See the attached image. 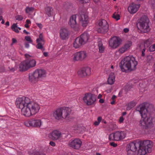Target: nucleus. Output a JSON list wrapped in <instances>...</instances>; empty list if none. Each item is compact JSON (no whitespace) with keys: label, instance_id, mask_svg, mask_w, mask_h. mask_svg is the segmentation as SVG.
Listing matches in <instances>:
<instances>
[{"label":"nucleus","instance_id":"nucleus-1","mask_svg":"<svg viewBox=\"0 0 155 155\" xmlns=\"http://www.w3.org/2000/svg\"><path fill=\"white\" fill-rule=\"evenodd\" d=\"M136 110L139 112L141 117L139 126L142 128L150 130L153 128L155 124V117L151 114L154 110L152 104L145 103L138 106Z\"/></svg>","mask_w":155,"mask_h":155},{"label":"nucleus","instance_id":"nucleus-2","mask_svg":"<svg viewBox=\"0 0 155 155\" xmlns=\"http://www.w3.org/2000/svg\"><path fill=\"white\" fill-rule=\"evenodd\" d=\"M15 104L17 107L21 109L22 114L27 117L35 115L39 112L40 108L38 103L25 97L17 98Z\"/></svg>","mask_w":155,"mask_h":155},{"label":"nucleus","instance_id":"nucleus-3","mask_svg":"<svg viewBox=\"0 0 155 155\" xmlns=\"http://www.w3.org/2000/svg\"><path fill=\"white\" fill-rule=\"evenodd\" d=\"M153 145L152 142L149 140L141 143L135 141L130 142L127 146V155H145L151 152Z\"/></svg>","mask_w":155,"mask_h":155},{"label":"nucleus","instance_id":"nucleus-4","mask_svg":"<svg viewBox=\"0 0 155 155\" xmlns=\"http://www.w3.org/2000/svg\"><path fill=\"white\" fill-rule=\"evenodd\" d=\"M120 68L123 72H127L135 70L138 64L135 58L132 56H127L120 62Z\"/></svg>","mask_w":155,"mask_h":155},{"label":"nucleus","instance_id":"nucleus-5","mask_svg":"<svg viewBox=\"0 0 155 155\" xmlns=\"http://www.w3.org/2000/svg\"><path fill=\"white\" fill-rule=\"evenodd\" d=\"M46 71L42 69H37L32 73L28 74V81L32 85L36 84L39 80L45 77L46 76Z\"/></svg>","mask_w":155,"mask_h":155},{"label":"nucleus","instance_id":"nucleus-6","mask_svg":"<svg viewBox=\"0 0 155 155\" xmlns=\"http://www.w3.org/2000/svg\"><path fill=\"white\" fill-rule=\"evenodd\" d=\"M71 113L70 109L66 107L57 109L53 112V115L57 120L66 119L68 117Z\"/></svg>","mask_w":155,"mask_h":155},{"label":"nucleus","instance_id":"nucleus-7","mask_svg":"<svg viewBox=\"0 0 155 155\" xmlns=\"http://www.w3.org/2000/svg\"><path fill=\"white\" fill-rule=\"evenodd\" d=\"M149 22L148 17L145 15L142 16L137 24V27L142 32L147 33L150 31Z\"/></svg>","mask_w":155,"mask_h":155},{"label":"nucleus","instance_id":"nucleus-8","mask_svg":"<svg viewBox=\"0 0 155 155\" xmlns=\"http://www.w3.org/2000/svg\"><path fill=\"white\" fill-rule=\"evenodd\" d=\"M82 99L84 104L90 106L95 105L97 97L95 94L91 92H87L83 95Z\"/></svg>","mask_w":155,"mask_h":155},{"label":"nucleus","instance_id":"nucleus-9","mask_svg":"<svg viewBox=\"0 0 155 155\" xmlns=\"http://www.w3.org/2000/svg\"><path fill=\"white\" fill-rule=\"evenodd\" d=\"M88 57L87 52L84 51L76 52L73 55V60L74 61H82L86 60Z\"/></svg>","mask_w":155,"mask_h":155},{"label":"nucleus","instance_id":"nucleus-10","mask_svg":"<svg viewBox=\"0 0 155 155\" xmlns=\"http://www.w3.org/2000/svg\"><path fill=\"white\" fill-rule=\"evenodd\" d=\"M122 39L117 36L112 38L109 42V47L112 49H115L118 47L122 44Z\"/></svg>","mask_w":155,"mask_h":155},{"label":"nucleus","instance_id":"nucleus-11","mask_svg":"<svg viewBox=\"0 0 155 155\" xmlns=\"http://www.w3.org/2000/svg\"><path fill=\"white\" fill-rule=\"evenodd\" d=\"M24 124L27 127L32 126L34 127L40 128L42 125L43 122L40 119H32L25 121Z\"/></svg>","mask_w":155,"mask_h":155},{"label":"nucleus","instance_id":"nucleus-12","mask_svg":"<svg viewBox=\"0 0 155 155\" xmlns=\"http://www.w3.org/2000/svg\"><path fill=\"white\" fill-rule=\"evenodd\" d=\"M125 134L123 131H117L110 134L109 136V140L115 141H119L124 139Z\"/></svg>","mask_w":155,"mask_h":155},{"label":"nucleus","instance_id":"nucleus-13","mask_svg":"<svg viewBox=\"0 0 155 155\" xmlns=\"http://www.w3.org/2000/svg\"><path fill=\"white\" fill-rule=\"evenodd\" d=\"M82 145V142L79 138L71 140L68 143V146L73 149L78 150L80 148Z\"/></svg>","mask_w":155,"mask_h":155},{"label":"nucleus","instance_id":"nucleus-14","mask_svg":"<svg viewBox=\"0 0 155 155\" xmlns=\"http://www.w3.org/2000/svg\"><path fill=\"white\" fill-rule=\"evenodd\" d=\"M98 24L100 27L98 29V31L101 33H105L108 31V25L107 21L104 19L99 21Z\"/></svg>","mask_w":155,"mask_h":155},{"label":"nucleus","instance_id":"nucleus-15","mask_svg":"<svg viewBox=\"0 0 155 155\" xmlns=\"http://www.w3.org/2000/svg\"><path fill=\"white\" fill-rule=\"evenodd\" d=\"M48 137L51 140L56 141L61 139L62 136L60 131L58 130H54L49 134Z\"/></svg>","mask_w":155,"mask_h":155},{"label":"nucleus","instance_id":"nucleus-16","mask_svg":"<svg viewBox=\"0 0 155 155\" xmlns=\"http://www.w3.org/2000/svg\"><path fill=\"white\" fill-rule=\"evenodd\" d=\"M36 42L37 43V45H36V48L41 50L42 51H44L45 50V48L44 47V45L45 43V41L42 33L40 34L39 38L36 40Z\"/></svg>","mask_w":155,"mask_h":155},{"label":"nucleus","instance_id":"nucleus-17","mask_svg":"<svg viewBox=\"0 0 155 155\" xmlns=\"http://www.w3.org/2000/svg\"><path fill=\"white\" fill-rule=\"evenodd\" d=\"M25 57L26 58L25 61L29 69L35 67L36 65V61L34 59H30L32 56L28 54H25Z\"/></svg>","mask_w":155,"mask_h":155},{"label":"nucleus","instance_id":"nucleus-18","mask_svg":"<svg viewBox=\"0 0 155 155\" xmlns=\"http://www.w3.org/2000/svg\"><path fill=\"white\" fill-rule=\"evenodd\" d=\"M69 32L68 29L64 28H62L60 31V35L62 39H66L68 38Z\"/></svg>","mask_w":155,"mask_h":155},{"label":"nucleus","instance_id":"nucleus-19","mask_svg":"<svg viewBox=\"0 0 155 155\" xmlns=\"http://www.w3.org/2000/svg\"><path fill=\"white\" fill-rule=\"evenodd\" d=\"M132 43L131 41H128L123 46L121 47L118 50L120 54H123L127 51L132 45Z\"/></svg>","mask_w":155,"mask_h":155},{"label":"nucleus","instance_id":"nucleus-20","mask_svg":"<svg viewBox=\"0 0 155 155\" xmlns=\"http://www.w3.org/2000/svg\"><path fill=\"white\" fill-rule=\"evenodd\" d=\"M79 20L82 25L84 27H86L88 23V16L85 14H82L79 17Z\"/></svg>","mask_w":155,"mask_h":155},{"label":"nucleus","instance_id":"nucleus-21","mask_svg":"<svg viewBox=\"0 0 155 155\" xmlns=\"http://www.w3.org/2000/svg\"><path fill=\"white\" fill-rule=\"evenodd\" d=\"M140 7V5L132 3L128 7V10L130 14H134L137 12Z\"/></svg>","mask_w":155,"mask_h":155},{"label":"nucleus","instance_id":"nucleus-22","mask_svg":"<svg viewBox=\"0 0 155 155\" xmlns=\"http://www.w3.org/2000/svg\"><path fill=\"white\" fill-rule=\"evenodd\" d=\"M83 45H84L83 44L78 37L75 39L73 43V47L75 49L79 48Z\"/></svg>","mask_w":155,"mask_h":155},{"label":"nucleus","instance_id":"nucleus-23","mask_svg":"<svg viewBox=\"0 0 155 155\" xmlns=\"http://www.w3.org/2000/svg\"><path fill=\"white\" fill-rule=\"evenodd\" d=\"M68 24L72 28H75L76 27L77 25L75 15H73L70 17Z\"/></svg>","mask_w":155,"mask_h":155},{"label":"nucleus","instance_id":"nucleus-24","mask_svg":"<svg viewBox=\"0 0 155 155\" xmlns=\"http://www.w3.org/2000/svg\"><path fill=\"white\" fill-rule=\"evenodd\" d=\"M78 37L84 45L87 42L89 36L88 34L84 33Z\"/></svg>","mask_w":155,"mask_h":155},{"label":"nucleus","instance_id":"nucleus-25","mask_svg":"<svg viewBox=\"0 0 155 155\" xmlns=\"http://www.w3.org/2000/svg\"><path fill=\"white\" fill-rule=\"evenodd\" d=\"M19 68L20 71H26L29 69L25 60L23 61L20 64Z\"/></svg>","mask_w":155,"mask_h":155},{"label":"nucleus","instance_id":"nucleus-26","mask_svg":"<svg viewBox=\"0 0 155 155\" xmlns=\"http://www.w3.org/2000/svg\"><path fill=\"white\" fill-rule=\"evenodd\" d=\"M115 81V75L114 73H110L107 79V83L108 84L112 85L114 84Z\"/></svg>","mask_w":155,"mask_h":155},{"label":"nucleus","instance_id":"nucleus-27","mask_svg":"<svg viewBox=\"0 0 155 155\" xmlns=\"http://www.w3.org/2000/svg\"><path fill=\"white\" fill-rule=\"evenodd\" d=\"M45 13L48 16H51L53 13V9L50 7H47L45 8Z\"/></svg>","mask_w":155,"mask_h":155},{"label":"nucleus","instance_id":"nucleus-28","mask_svg":"<svg viewBox=\"0 0 155 155\" xmlns=\"http://www.w3.org/2000/svg\"><path fill=\"white\" fill-rule=\"evenodd\" d=\"M98 45L99 47V52L101 53H103L104 51L105 48L103 46L101 41H99L98 42Z\"/></svg>","mask_w":155,"mask_h":155},{"label":"nucleus","instance_id":"nucleus-29","mask_svg":"<svg viewBox=\"0 0 155 155\" xmlns=\"http://www.w3.org/2000/svg\"><path fill=\"white\" fill-rule=\"evenodd\" d=\"M78 75L80 77H83L86 76V73L83 70V68L80 69L78 71Z\"/></svg>","mask_w":155,"mask_h":155},{"label":"nucleus","instance_id":"nucleus-30","mask_svg":"<svg viewBox=\"0 0 155 155\" xmlns=\"http://www.w3.org/2000/svg\"><path fill=\"white\" fill-rule=\"evenodd\" d=\"M142 43L146 47H147L152 43L151 40L150 39L143 41Z\"/></svg>","mask_w":155,"mask_h":155},{"label":"nucleus","instance_id":"nucleus-31","mask_svg":"<svg viewBox=\"0 0 155 155\" xmlns=\"http://www.w3.org/2000/svg\"><path fill=\"white\" fill-rule=\"evenodd\" d=\"M84 72L86 73V76L90 75L91 74V69L88 67L83 68Z\"/></svg>","mask_w":155,"mask_h":155},{"label":"nucleus","instance_id":"nucleus-32","mask_svg":"<svg viewBox=\"0 0 155 155\" xmlns=\"http://www.w3.org/2000/svg\"><path fill=\"white\" fill-rule=\"evenodd\" d=\"M11 28L15 32L17 33H19V31L18 29L17 23L13 24L11 27Z\"/></svg>","mask_w":155,"mask_h":155},{"label":"nucleus","instance_id":"nucleus-33","mask_svg":"<svg viewBox=\"0 0 155 155\" xmlns=\"http://www.w3.org/2000/svg\"><path fill=\"white\" fill-rule=\"evenodd\" d=\"M149 4L152 8L155 9V0H150Z\"/></svg>","mask_w":155,"mask_h":155},{"label":"nucleus","instance_id":"nucleus-34","mask_svg":"<svg viewBox=\"0 0 155 155\" xmlns=\"http://www.w3.org/2000/svg\"><path fill=\"white\" fill-rule=\"evenodd\" d=\"M112 17L117 21L120 19V15L117 12L114 13L112 15Z\"/></svg>","mask_w":155,"mask_h":155},{"label":"nucleus","instance_id":"nucleus-35","mask_svg":"<svg viewBox=\"0 0 155 155\" xmlns=\"http://www.w3.org/2000/svg\"><path fill=\"white\" fill-rule=\"evenodd\" d=\"M34 8L33 7H27L25 9V12L27 13H29L30 12H31L33 11Z\"/></svg>","mask_w":155,"mask_h":155},{"label":"nucleus","instance_id":"nucleus-36","mask_svg":"<svg viewBox=\"0 0 155 155\" xmlns=\"http://www.w3.org/2000/svg\"><path fill=\"white\" fill-rule=\"evenodd\" d=\"M31 155H46V154L42 152H34Z\"/></svg>","mask_w":155,"mask_h":155},{"label":"nucleus","instance_id":"nucleus-37","mask_svg":"<svg viewBox=\"0 0 155 155\" xmlns=\"http://www.w3.org/2000/svg\"><path fill=\"white\" fill-rule=\"evenodd\" d=\"M138 47L141 50L146 49V47L142 42L139 45Z\"/></svg>","mask_w":155,"mask_h":155},{"label":"nucleus","instance_id":"nucleus-38","mask_svg":"<svg viewBox=\"0 0 155 155\" xmlns=\"http://www.w3.org/2000/svg\"><path fill=\"white\" fill-rule=\"evenodd\" d=\"M149 50L150 52H153L155 51V44L150 46Z\"/></svg>","mask_w":155,"mask_h":155},{"label":"nucleus","instance_id":"nucleus-39","mask_svg":"<svg viewBox=\"0 0 155 155\" xmlns=\"http://www.w3.org/2000/svg\"><path fill=\"white\" fill-rule=\"evenodd\" d=\"M25 39L26 41L29 42V43H32V41L30 36H25Z\"/></svg>","mask_w":155,"mask_h":155},{"label":"nucleus","instance_id":"nucleus-40","mask_svg":"<svg viewBox=\"0 0 155 155\" xmlns=\"http://www.w3.org/2000/svg\"><path fill=\"white\" fill-rule=\"evenodd\" d=\"M16 18L17 20L21 21L23 19V18L21 15H18L16 17Z\"/></svg>","mask_w":155,"mask_h":155},{"label":"nucleus","instance_id":"nucleus-41","mask_svg":"<svg viewBox=\"0 0 155 155\" xmlns=\"http://www.w3.org/2000/svg\"><path fill=\"white\" fill-rule=\"evenodd\" d=\"M147 61L149 62L153 59V57L149 55L147 57Z\"/></svg>","mask_w":155,"mask_h":155},{"label":"nucleus","instance_id":"nucleus-42","mask_svg":"<svg viewBox=\"0 0 155 155\" xmlns=\"http://www.w3.org/2000/svg\"><path fill=\"white\" fill-rule=\"evenodd\" d=\"M124 120V118L123 117H120L119 122L120 123H123Z\"/></svg>","mask_w":155,"mask_h":155},{"label":"nucleus","instance_id":"nucleus-43","mask_svg":"<svg viewBox=\"0 0 155 155\" xmlns=\"http://www.w3.org/2000/svg\"><path fill=\"white\" fill-rule=\"evenodd\" d=\"M49 144L52 147H54L56 145L55 143L53 141H50L49 143Z\"/></svg>","mask_w":155,"mask_h":155},{"label":"nucleus","instance_id":"nucleus-44","mask_svg":"<svg viewBox=\"0 0 155 155\" xmlns=\"http://www.w3.org/2000/svg\"><path fill=\"white\" fill-rule=\"evenodd\" d=\"M12 43L11 44V45H12L13 44L16 43L17 42V41L15 38H13L12 39Z\"/></svg>","mask_w":155,"mask_h":155},{"label":"nucleus","instance_id":"nucleus-45","mask_svg":"<svg viewBox=\"0 0 155 155\" xmlns=\"http://www.w3.org/2000/svg\"><path fill=\"white\" fill-rule=\"evenodd\" d=\"M36 24L40 29H41L42 28V25L41 23H36Z\"/></svg>","mask_w":155,"mask_h":155},{"label":"nucleus","instance_id":"nucleus-46","mask_svg":"<svg viewBox=\"0 0 155 155\" xmlns=\"http://www.w3.org/2000/svg\"><path fill=\"white\" fill-rule=\"evenodd\" d=\"M5 71V69L4 67H0V72H4Z\"/></svg>","mask_w":155,"mask_h":155},{"label":"nucleus","instance_id":"nucleus-47","mask_svg":"<svg viewBox=\"0 0 155 155\" xmlns=\"http://www.w3.org/2000/svg\"><path fill=\"white\" fill-rule=\"evenodd\" d=\"M110 145L114 147H116L117 146V144L116 143H115L114 142H112L110 143Z\"/></svg>","mask_w":155,"mask_h":155},{"label":"nucleus","instance_id":"nucleus-48","mask_svg":"<svg viewBox=\"0 0 155 155\" xmlns=\"http://www.w3.org/2000/svg\"><path fill=\"white\" fill-rule=\"evenodd\" d=\"M9 68L10 71L12 72L16 70V68Z\"/></svg>","mask_w":155,"mask_h":155},{"label":"nucleus","instance_id":"nucleus-49","mask_svg":"<svg viewBox=\"0 0 155 155\" xmlns=\"http://www.w3.org/2000/svg\"><path fill=\"white\" fill-rule=\"evenodd\" d=\"M142 51H141V52H142V56H145V49H144V50H141Z\"/></svg>","mask_w":155,"mask_h":155},{"label":"nucleus","instance_id":"nucleus-50","mask_svg":"<svg viewBox=\"0 0 155 155\" xmlns=\"http://www.w3.org/2000/svg\"><path fill=\"white\" fill-rule=\"evenodd\" d=\"M129 29L128 28H125L124 29V31L125 33H127L128 32Z\"/></svg>","mask_w":155,"mask_h":155},{"label":"nucleus","instance_id":"nucleus-51","mask_svg":"<svg viewBox=\"0 0 155 155\" xmlns=\"http://www.w3.org/2000/svg\"><path fill=\"white\" fill-rule=\"evenodd\" d=\"M31 23L30 20L29 19H27L26 20V23L28 24H31Z\"/></svg>","mask_w":155,"mask_h":155},{"label":"nucleus","instance_id":"nucleus-52","mask_svg":"<svg viewBox=\"0 0 155 155\" xmlns=\"http://www.w3.org/2000/svg\"><path fill=\"white\" fill-rule=\"evenodd\" d=\"M99 102L101 103H103L104 102V100L103 99H100Z\"/></svg>","mask_w":155,"mask_h":155},{"label":"nucleus","instance_id":"nucleus-53","mask_svg":"<svg viewBox=\"0 0 155 155\" xmlns=\"http://www.w3.org/2000/svg\"><path fill=\"white\" fill-rule=\"evenodd\" d=\"M25 46L26 48H28L29 47V45L28 43H26L25 44Z\"/></svg>","mask_w":155,"mask_h":155},{"label":"nucleus","instance_id":"nucleus-54","mask_svg":"<svg viewBox=\"0 0 155 155\" xmlns=\"http://www.w3.org/2000/svg\"><path fill=\"white\" fill-rule=\"evenodd\" d=\"M43 55L45 57H47L48 55V53L47 52H44L43 53Z\"/></svg>","mask_w":155,"mask_h":155},{"label":"nucleus","instance_id":"nucleus-55","mask_svg":"<svg viewBox=\"0 0 155 155\" xmlns=\"http://www.w3.org/2000/svg\"><path fill=\"white\" fill-rule=\"evenodd\" d=\"M100 123L98 121H95L94 123V124L95 125L97 126L99 125Z\"/></svg>","mask_w":155,"mask_h":155},{"label":"nucleus","instance_id":"nucleus-56","mask_svg":"<svg viewBox=\"0 0 155 155\" xmlns=\"http://www.w3.org/2000/svg\"><path fill=\"white\" fill-rule=\"evenodd\" d=\"M3 10L2 9L0 8V16H2V15L3 14Z\"/></svg>","mask_w":155,"mask_h":155},{"label":"nucleus","instance_id":"nucleus-57","mask_svg":"<svg viewBox=\"0 0 155 155\" xmlns=\"http://www.w3.org/2000/svg\"><path fill=\"white\" fill-rule=\"evenodd\" d=\"M102 119V118L101 117H98L97 118V120H98V121L100 123V122L101 120Z\"/></svg>","mask_w":155,"mask_h":155},{"label":"nucleus","instance_id":"nucleus-58","mask_svg":"<svg viewBox=\"0 0 155 155\" xmlns=\"http://www.w3.org/2000/svg\"><path fill=\"white\" fill-rule=\"evenodd\" d=\"M116 96L115 95H113L112 97V100H114V99L116 98Z\"/></svg>","mask_w":155,"mask_h":155},{"label":"nucleus","instance_id":"nucleus-59","mask_svg":"<svg viewBox=\"0 0 155 155\" xmlns=\"http://www.w3.org/2000/svg\"><path fill=\"white\" fill-rule=\"evenodd\" d=\"M102 95L101 94H99L98 95V96L97 97V98L98 99H101V98L102 97Z\"/></svg>","mask_w":155,"mask_h":155},{"label":"nucleus","instance_id":"nucleus-60","mask_svg":"<svg viewBox=\"0 0 155 155\" xmlns=\"http://www.w3.org/2000/svg\"><path fill=\"white\" fill-rule=\"evenodd\" d=\"M23 32L24 33H25L27 34H29L30 33L29 32H28L26 31L25 30H24L23 31Z\"/></svg>","mask_w":155,"mask_h":155},{"label":"nucleus","instance_id":"nucleus-61","mask_svg":"<svg viewBox=\"0 0 155 155\" xmlns=\"http://www.w3.org/2000/svg\"><path fill=\"white\" fill-rule=\"evenodd\" d=\"M28 24H25V27H26V28H29V26H28Z\"/></svg>","mask_w":155,"mask_h":155},{"label":"nucleus","instance_id":"nucleus-62","mask_svg":"<svg viewBox=\"0 0 155 155\" xmlns=\"http://www.w3.org/2000/svg\"><path fill=\"white\" fill-rule=\"evenodd\" d=\"M5 25L7 26H9V23L8 21H7L5 24Z\"/></svg>","mask_w":155,"mask_h":155},{"label":"nucleus","instance_id":"nucleus-63","mask_svg":"<svg viewBox=\"0 0 155 155\" xmlns=\"http://www.w3.org/2000/svg\"><path fill=\"white\" fill-rule=\"evenodd\" d=\"M90 0H83V1L84 2L87 3Z\"/></svg>","mask_w":155,"mask_h":155},{"label":"nucleus","instance_id":"nucleus-64","mask_svg":"<svg viewBox=\"0 0 155 155\" xmlns=\"http://www.w3.org/2000/svg\"><path fill=\"white\" fill-rule=\"evenodd\" d=\"M111 90H112V89L111 88L109 90H107V92L109 93V92H111Z\"/></svg>","mask_w":155,"mask_h":155}]
</instances>
